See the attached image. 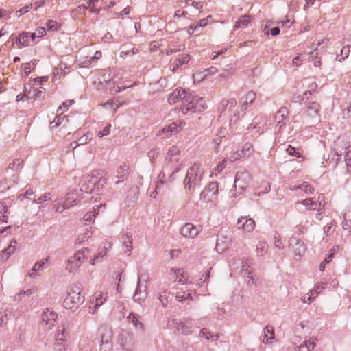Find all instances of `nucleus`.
Listing matches in <instances>:
<instances>
[{
    "label": "nucleus",
    "instance_id": "39448f33",
    "mask_svg": "<svg viewBox=\"0 0 351 351\" xmlns=\"http://www.w3.org/2000/svg\"><path fill=\"white\" fill-rule=\"evenodd\" d=\"M288 248L294 256L295 260L299 261L306 252L305 244L295 236H291L289 240Z\"/></svg>",
    "mask_w": 351,
    "mask_h": 351
},
{
    "label": "nucleus",
    "instance_id": "4be33fe9",
    "mask_svg": "<svg viewBox=\"0 0 351 351\" xmlns=\"http://www.w3.org/2000/svg\"><path fill=\"white\" fill-rule=\"evenodd\" d=\"M315 340H316V339H309L303 341L302 343H301L298 346H296L294 348L295 351H301V350H303L304 348H306V351L314 350L315 348V346H316Z\"/></svg>",
    "mask_w": 351,
    "mask_h": 351
},
{
    "label": "nucleus",
    "instance_id": "09e8293b",
    "mask_svg": "<svg viewBox=\"0 0 351 351\" xmlns=\"http://www.w3.org/2000/svg\"><path fill=\"white\" fill-rule=\"evenodd\" d=\"M97 213H96L95 209H94L93 211L87 212L84 216V220L86 221L91 222L94 221L95 217Z\"/></svg>",
    "mask_w": 351,
    "mask_h": 351
},
{
    "label": "nucleus",
    "instance_id": "6e6552de",
    "mask_svg": "<svg viewBox=\"0 0 351 351\" xmlns=\"http://www.w3.org/2000/svg\"><path fill=\"white\" fill-rule=\"evenodd\" d=\"M147 297V280H138L137 287L134 294V300L139 304L143 303Z\"/></svg>",
    "mask_w": 351,
    "mask_h": 351
},
{
    "label": "nucleus",
    "instance_id": "c85d7f7f",
    "mask_svg": "<svg viewBox=\"0 0 351 351\" xmlns=\"http://www.w3.org/2000/svg\"><path fill=\"white\" fill-rule=\"evenodd\" d=\"M122 244L124 247H126L125 253L130 254V252L132 250V235L129 234V233H126L123 234L121 237Z\"/></svg>",
    "mask_w": 351,
    "mask_h": 351
},
{
    "label": "nucleus",
    "instance_id": "2f4dec72",
    "mask_svg": "<svg viewBox=\"0 0 351 351\" xmlns=\"http://www.w3.org/2000/svg\"><path fill=\"white\" fill-rule=\"evenodd\" d=\"M44 93H45V89L43 88H42V90L34 89L32 90H32H29L28 92L27 90H25V96L28 99L34 98H34H39V97H41Z\"/></svg>",
    "mask_w": 351,
    "mask_h": 351
},
{
    "label": "nucleus",
    "instance_id": "13d9d810",
    "mask_svg": "<svg viewBox=\"0 0 351 351\" xmlns=\"http://www.w3.org/2000/svg\"><path fill=\"white\" fill-rule=\"evenodd\" d=\"M334 221H331L324 228V234H326V236L330 235L331 233L333 232V230L332 228L334 226Z\"/></svg>",
    "mask_w": 351,
    "mask_h": 351
},
{
    "label": "nucleus",
    "instance_id": "6e6d98bb",
    "mask_svg": "<svg viewBox=\"0 0 351 351\" xmlns=\"http://www.w3.org/2000/svg\"><path fill=\"white\" fill-rule=\"evenodd\" d=\"M111 125H107L101 131L97 133V136L101 138L110 134Z\"/></svg>",
    "mask_w": 351,
    "mask_h": 351
},
{
    "label": "nucleus",
    "instance_id": "bb28decb",
    "mask_svg": "<svg viewBox=\"0 0 351 351\" xmlns=\"http://www.w3.org/2000/svg\"><path fill=\"white\" fill-rule=\"evenodd\" d=\"M67 197L66 198L64 202L61 205H55L53 206V209L56 212L62 213L64 210L66 208H69L71 206H73L74 205L77 204L76 199H73V201H70L71 197L69 195H67Z\"/></svg>",
    "mask_w": 351,
    "mask_h": 351
},
{
    "label": "nucleus",
    "instance_id": "aec40b11",
    "mask_svg": "<svg viewBox=\"0 0 351 351\" xmlns=\"http://www.w3.org/2000/svg\"><path fill=\"white\" fill-rule=\"evenodd\" d=\"M180 150L177 146H172L168 151L165 157L167 162H176L179 160Z\"/></svg>",
    "mask_w": 351,
    "mask_h": 351
},
{
    "label": "nucleus",
    "instance_id": "58836bf2",
    "mask_svg": "<svg viewBox=\"0 0 351 351\" xmlns=\"http://www.w3.org/2000/svg\"><path fill=\"white\" fill-rule=\"evenodd\" d=\"M90 134L86 133L80 137L77 141L75 142V146L73 149H75L77 146L86 144L90 141Z\"/></svg>",
    "mask_w": 351,
    "mask_h": 351
},
{
    "label": "nucleus",
    "instance_id": "a19ab883",
    "mask_svg": "<svg viewBox=\"0 0 351 351\" xmlns=\"http://www.w3.org/2000/svg\"><path fill=\"white\" fill-rule=\"evenodd\" d=\"M268 245L265 242H261L256 245V252L258 256H263L267 251Z\"/></svg>",
    "mask_w": 351,
    "mask_h": 351
},
{
    "label": "nucleus",
    "instance_id": "2eb2a0df",
    "mask_svg": "<svg viewBox=\"0 0 351 351\" xmlns=\"http://www.w3.org/2000/svg\"><path fill=\"white\" fill-rule=\"evenodd\" d=\"M17 242L16 239L11 240L9 246L0 252V261H5L14 253Z\"/></svg>",
    "mask_w": 351,
    "mask_h": 351
},
{
    "label": "nucleus",
    "instance_id": "680f3d73",
    "mask_svg": "<svg viewBox=\"0 0 351 351\" xmlns=\"http://www.w3.org/2000/svg\"><path fill=\"white\" fill-rule=\"evenodd\" d=\"M226 162L227 160L224 159L221 162H219L217 165L216 168H215L214 169V173H215V175L220 173L225 168Z\"/></svg>",
    "mask_w": 351,
    "mask_h": 351
},
{
    "label": "nucleus",
    "instance_id": "c03bdc74",
    "mask_svg": "<svg viewBox=\"0 0 351 351\" xmlns=\"http://www.w3.org/2000/svg\"><path fill=\"white\" fill-rule=\"evenodd\" d=\"M208 192L212 193V196L217 194L218 193V183L217 182H212L209 183L207 187H206Z\"/></svg>",
    "mask_w": 351,
    "mask_h": 351
},
{
    "label": "nucleus",
    "instance_id": "ddd939ff",
    "mask_svg": "<svg viewBox=\"0 0 351 351\" xmlns=\"http://www.w3.org/2000/svg\"><path fill=\"white\" fill-rule=\"evenodd\" d=\"M191 59V56L189 54L180 55L178 58L175 60H171L170 62V69L174 71L180 66L186 64L189 62Z\"/></svg>",
    "mask_w": 351,
    "mask_h": 351
},
{
    "label": "nucleus",
    "instance_id": "ea45409f",
    "mask_svg": "<svg viewBox=\"0 0 351 351\" xmlns=\"http://www.w3.org/2000/svg\"><path fill=\"white\" fill-rule=\"evenodd\" d=\"M297 188L301 189L306 194H312L315 191L314 188L306 182H302Z\"/></svg>",
    "mask_w": 351,
    "mask_h": 351
},
{
    "label": "nucleus",
    "instance_id": "69168bd1",
    "mask_svg": "<svg viewBox=\"0 0 351 351\" xmlns=\"http://www.w3.org/2000/svg\"><path fill=\"white\" fill-rule=\"evenodd\" d=\"M32 8V4H29V5H27L25 6H24L23 8H22L21 9L17 10L16 12V14L18 16H21L22 14H23L24 13H27V12H29V9Z\"/></svg>",
    "mask_w": 351,
    "mask_h": 351
},
{
    "label": "nucleus",
    "instance_id": "3c124183",
    "mask_svg": "<svg viewBox=\"0 0 351 351\" xmlns=\"http://www.w3.org/2000/svg\"><path fill=\"white\" fill-rule=\"evenodd\" d=\"M178 125L176 122L171 123V124L167 125V130H169V134H171V136L173 134H176L178 132Z\"/></svg>",
    "mask_w": 351,
    "mask_h": 351
},
{
    "label": "nucleus",
    "instance_id": "7ed1b4c3",
    "mask_svg": "<svg viewBox=\"0 0 351 351\" xmlns=\"http://www.w3.org/2000/svg\"><path fill=\"white\" fill-rule=\"evenodd\" d=\"M206 108L205 101L203 98L193 95L191 93L184 95L182 97V104L180 111L182 114L194 113L204 111Z\"/></svg>",
    "mask_w": 351,
    "mask_h": 351
},
{
    "label": "nucleus",
    "instance_id": "8fccbe9b",
    "mask_svg": "<svg viewBox=\"0 0 351 351\" xmlns=\"http://www.w3.org/2000/svg\"><path fill=\"white\" fill-rule=\"evenodd\" d=\"M341 154H338L337 152L334 153L331 160L329 162V165H332L333 167H336L339 161L341 160Z\"/></svg>",
    "mask_w": 351,
    "mask_h": 351
},
{
    "label": "nucleus",
    "instance_id": "c9c22d12",
    "mask_svg": "<svg viewBox=\"0 0 351 351\" xmlns=\"http://www.w3.org/2000/svg\"><path fill=\"white\" fill-rule=\"evenodd\" d=\"M201 337H205L207 339H211L212 341H217L219 339V335H212L211 332L206 328H202L199 332Z\"/></svg>",
    "mask_w": 351,
    "mask_h": 351
},
{
    "label": "nucleus",
    "instance_id": "72a5a7b5",
    "mask_svg": "<svg viewBox=\"0 0 351 351\" xmlns=\"http://www.w3.org/2000/svg\"><path fill=\"white\" fill-rule=\"evenodd\" d=\"M241 154L243 157H249L254 152V149L252 145L250 143H246L242 147L241 150H239Z\"/></svg>",
    "mask_w": 351,
    "mask_h": 351
},
{
    "label": "nucleus",
    "instance_id": "f03ea898",
    "mask_svg": "<svg viewBox=\"0 0 351 351\" xmlns=\"http://www.w3.org/2000/svg\"><path fill=\"white\" fill-rule=\"evenodd\" d=\"M82 286L81 283H76L69 287L67 295L64 298L62 305L66 309L75 311L84 302V298L82 295Z\"/></svg>",
    "mask_w": 351,
    "mask_h": 351
},
{
    "label": "nucleus",
    "instance_id": "b1692460",
    "mask_svg": "<svg viewBox=\"0 0 351 351\" xmlns=\"http://www.w3.org/2000/svg\"><path fill=\"white\" fill-rule=\"evenodd\" d=\"M256 99V93L253 91H249L245 97L241 98V110H245L247 108V106L254 102Z\"/></svg>",
    "mask_w": 351,
    "mask_h": 351
},
{
    "label": "nucleus",
    "instance_id": "9d476101",
    "mask_svg": "<svg viewBox=\"0 0 351 351\" xmlns=\"http://www.w3.org/2000/svg\"><path fill=\"white\" fill-rule=\"evenodd\" d=\"M41 319L45 324L44 329L48 330L55 326L57 314L52 311L47 309L46 311L43 313Z\"/></svg>",
    "mask_w": 351,
    "mask_h": 351
},
{
    "label": "nucleus",
    "instance_id": "774afa93",
    "mask_svg": "<svg viewBox=\"0 0 351 351\" xmlns=\"http://www.w3.org/2000/svg\"><path fill=\"white\" fill-rule=\"evenodd\" d=\"M112 350V343H101L100 351H111Z\"/></svg>",
    "mask_w": 351,
    "mask_h": 351
},
{
    "label": "nucleus",
    "instance_id": "0e129e2a",
    "mask_svg": "<svg viewBox=\"0 0 351 351\" xmlns=\"http://www.w3.org/2000/svg\"><path fill=\"white\" fill-rule=\"evenodd\" d=\"M48 261V258H46L45 260H42L40 261L36 262L34 267L32 269V271H38Z\"/></svg>",
    "mask_w": 351,
    "mask_h": 351
},
{
    "label": "nucleus",
    "instance_id": "49530a36",
    "mask_svg": "<svg viewBox=\"0 0 351 351\" xmlns=\"http://www.w3.org/2000/svg\"><path fill=\"white\" fill-rule=\"evenodd\" d=\"M47 30L56 32L58 31L60 26L58 23L53 20H49L47 23Z\"/></svg>",
    "mask_w": 351,
    "mask_h": 351
},
{
    "label": "nucleus",
    "instance_id": "393cba45",
    "mask_svg": "<svg viewBox=\"0 0 351 351\" xmlns=\"http://www.w3.org/2000/svg\"><path fill=\"white\" fill-rule=\"evenodd\" d=\"M320 196L318 197L319 200ZM301 204L306 207L307 209L311 210H317L319 209L321 202L313 200L312 198H307L301 201Z\"/></svg>",
    "mask_w": 351,
    "mask_h": 351
},
{
    "label": "nucleus",
    "instance_id": "f257e3e1",
    "mask_svg": "<svg viewBox=\"0 0 351 351\" xmlns=\"http://www.w3.org/2000/svg\"><path fill=\"white\" fill-rule=\"evenodd\" d=\"M203 176L204 171L199 164L195 163L187 170L183 182L187 194H191L194 192L195 188L201 184Z\"/></svg>",
    "mask_w": 351,
    "mask_h": 351
},
{
    "label": "nucleus",
    "instance_id": "473e14b6",
    "mask_svg": "<svg viewBox=\"0 0 351 351\" xmlns=\"http://www.w3.org/2000/svg\"><path fill=\"white\" fill-rule=\"evenodd\" d=\"M9 213L7 206L0 203V222L8 223Z\"/></svg>",
    "mask_w": 351,
    "mask_h": 351
},
{
    "label": "nucleus",
    "instance_id": "de8ad7c7",
    "mask_svg": "<svg viewBox=\"0 0 351 351\" xmlns=\"http://www.w3.org/2000/svg\"><path fill=\"white\" fill-rule=\"evenodd\" d=\"M60 113V116L59 117H56V119L51 122V124L52 123H55V126H58V125H60L63 123L64 121L65 120V123L64 124V125H65V124L68 122V119L66 116H64L62 118L61 117V112H59Z\"/></svg>",
    "mask_w": 351,
    "mask_h": 351
},
{
    "label": "nucleus",
    "instance_id": "37998d69",
    "mask_svg": "<svg viewBox=\"0 0 351 351\" xmlns=\"http://www.w3.org/2000/svg\"><path fill=\"white\" fill-rule=\"evenodd\" d=\"M343 228L345 230H350L351 232V214L346 213L344 214V221L343 222Z\"/></svg>",
    "mask_w": 351,
    "mask_h": 351
},
{
    "label": "nucleus",
    "instance_id": "a211bd4d",
    "mask_svg": "<svg viewBox=\"0 0 351 351\" xmlns=\"http://www.w3.org/2000/svg\"><path fill=\"white\" fill-rule=\"evenodd\" d=\"M187 93L182 88L176 89L168 97L169 104H174L180 101L182 103V97H184V95H187Z\"/></svg>",
    "mask_w": 351,
    "mask_h": 351
},
{
    "label": "nucleus",
    "instance_id": "0eeeda50",
    "mask_svg": "<svg viewBox=\"0 0 351 351\" xmlns=\"http://www.w3.org/2000/svg\"><path fill=\"white\" fill-rule=\"evenodd\" d=\"M118 343L123 350L125 351H133L134 348V335L128 332H123L118 337Z\"/></svg>",
    "mask_w": 351,
    "mask_h": 351
},
{
    "label": "nucleus",
    "instance_id": "cd10ccee",
    "mask_svg": "<svg viewBox=\"0 0 351 351\" xmlns=\"http://www.w3.org/2000/svg\"><path fill=\"white\" fill-rule=\"evenodd\" d=\"M237 103V100L234 98L223 99L219 104V109L221 111H226L227 109H228L229 111H231L232 109L236 106Z\"/></svg>",
    "mask_w": 351,
    "mask_h": 351
},
{
    "label": "nucleus",
    "instance_id": "9b49d317",
    "mask_svg": "<svg viewBox=\"0 0 351 351\" xmlns=\"http://www.w3.org/2000/svg\"><path fill=\"white\" fill-rule=\"evenodd\" d=\"M97 179L95 176H86L81 182V191L90 193L96 188Z\"/></svg>",
    "mask_w": 351,
    "mask_h": 351
},
{
    "label": "nucleus",
    "instance_id": "5701e85b",
    "mask_svg": "<svg viewBox=\"0 0 351 351\" xmlns=\"http://www.w3.org/2000/svg\"><path fill=\"white\" fill-rule=\"evenodd\" d=\"M242 223V227L245 232H252L255 228V221L252 219H245L242 217L238 219L237 224Z\"/></svg>",
    "mask_w": 351,
    "mask_h": 351
},
{
    "label": "nucleus",
    "instance_id": "7c9ffc66",
    "mask_svg": "<svg viewBox=\"0 0 351 351\" xmlns=\"http://www.w3.org/2000/svg\"><path fill=\"white\" fill-rule=\"evenodd\" d=\"M101 343H111V332L106 327L99 329Z\"/></svg>",
    "mask_w": 351,
    "mask_h": 351
},
{
    "label": "nucleus",
    "instance_id": "f3484780",
    "mask_svg": "<svg viewBox=\"0 0 351 351\" xmlns=\"http://www.w3.org/2000/svg\"><path fill=\"white\" fill-rule=\"evenodd\" d=\"M320 110V106L317 102H312L309 104L306 110V115L311 119H319V112Z\"/></svg>",
    "mask_w": 351,
    "mask_h": 351
},
{
    "label": "nucleus",
    "instance_id": "864d4df0",
    "mask_svg": "<svg viewBox=\"0 0 351 351\" xmlns=\"http://www.w3.org/2000/svg\"><path fill=\"white\" fill-rule=\"evenodd\" d=\"M274 245H275V247L278 249L284 248V245L281 241L280 236L277 232H276V234L274 235Z\"/></svg>",
    "mask_w": 351,
    "mask_h": 351
},
{
    "label": "nucleus",
    "instance_id": "a18cd8bd",
    "mask_svg": "<svg viewBox=\"0 0 351 351\" xmlns=\"http://www.w3.org/2000/svg\"><path fill=\"white\" fill-rule=\"evenodd\" d=\"M89 233H90V232L88 230V228H86L83 234L80 235L77 238L75 244L81 245L85 240H87L90 237Z\"/></svg>",
    "mask_w": 351,
    "mask_h": 351
},
{
    "label": "nucleus",
    "instance_id": "423d86ee",
    "mask_svg": "<svg viewBox=\"0 0 351 351\" xmlns=\"http://www.w3.org/2000/svg\"><path fill=\"white\" fill-rule=\"evenodd\" d=\"M85 252L88 253L89 250L85 248L76 252L73 257L68 261V264L66 266V269L69 272H71L73 270L77 269L82 265V261L86 258Z\"/></svg>",
    "mask_w": 351,
    "mask_h": 351
},
{
    "label": "nucleus",
    "instance_id": "052dcab7",
    "mask_svg": "<svg viewBox=\"0 0 351 351\" xmlns=\"http://www.w3.org/2000/svg\"><path fill=\"white\" fill-rule=\"evenodd\" d=\"M72 100H69L65 102H63L62 104L58 108L57 112H61V114H62L63 110H66L67 108L72 104Z\"/></svg>",
    "mask_w": 351,
    "mask_h": 351
},
{
    "label": "nucleus",
    "instance_id": "338daca9",
    "mask_svg": "<svg viewBox=\"0 0 351 351\" xmlns=\"http://www.w3.org/2000/svg\"><path fill=\"white\" fill-rule=\"evenodd\" d=\"M249 265H248V260L247 258L242 260V267H241V271L245 272L247 274H251V271H249Z\"/></svg>",
    "mask_w": 351,
    "mask_h": 351
},
{
    "label": "nucleus",
    "instance_id": "e2e57ef3",
    "mask_svg": "<svg viewBox=\"0 0 351 351\" xmlns=\"http://www.w3.org/2000/svg\"><path fill=\"white\" fill-rule=\"evenodd\" d=\"M158 300L160 301V304L163 307H166L167 306V304H168V300H167V293L165 291H164L163 294H161L158 297Z\"/></svg>",
    "mask_w": 351,
    "mask_h": 351
},
{
    "label": "nucleus",
    "instance_id": "1a4fd4ad",
    "mask_svg": "<svg viewBox=\"0 0 351 351\" xmlns=\"http://www.w3.org/2000/svg\"><path fill=\"white\" fill-rule=\"evenodd\" d=\"M232 243L230 234L223 235L220 234L216 241L215 249L219 253H223L227 250Z\"/></svg>",
    "mask_w": 351,
    "mask_h": 351
},
{
    "label": "nucleus",
    "instance_id": "603ef678",
    "mask_svg": "<svg viewBox=\"0 0 351 351\" xmlns=\"http://www.w3.org/2000/svg\"><path fill=\"white\" fill-rule=\"evenodd\" d=\"M106 300V297H104L102 293H99L95 299V307L97 308L101 306Z\"/></svg>",
    "mask_w": 351,
    "mask_h": 351
},
{
    "label": "nucleus",
    "instance_id": "4c0bfd02",
    "mask_svg": "<svg viewBox=\"0 0 351 351\" xmlns=\"http://www.w3.org/2000/svg\"><path fill=\"white\" fill-rule=\"evenodd\" d=\"M177 330L183 335H187L191 332V326L180 323L177 326Z\"/></svg>",
    "mask_w": 351,
    "mask_h": 351
},
{
    "label": "nucleus",
    "instance_id": "5fc2aeb1",
    "mask_svg": "<svg viewBox=\"0 0 351 351\" xmlns=\"http://www.w3.org/2000/svg\"><path fill=\"white\" fill-rule=\"evenodd\" d=\"M339 249V247L337 245L334 246L329 252V254L327 255V256L324 259L325 263H330L333 257L335 252Z\"/></svg>",
    "mask_w": 351,
    "mask_h": 351
},
{
    "label": "nucleus",
    "instance_id": "4d7b16f0",
    "mask_svg": "<svg viewBox=\"0 0 351 351\" xmlns=\"http://www.w3.org/2000/svg\"><path fill=\"white\" fill-rule=\"evenodd\" d=\"M287 153L293 156H295L297 158H300L301 156L300 154L298 152L295 147L291 145H289L287 148Z\"/></svg>",
    "mask_w": 351,
    "mask_h": 351
},
{
    "label": "nucleus",
    "instance_id": "20e7f679",
    "mask_svg": "<svg viewBox=\"0 0 351 351\" xmlns=\"http://www.w3.org/2000/svg\"><path fill=\"white\" fill-rule=\"evenodd\" d=\"M250 174L246 171L237 172L235 175L233 188L230 191L232 197H237L246 189L250 181Z\"/></svg>",
    "mask_w": 351,
    "mask_h": 351
},
{
    "label": "nucleus",
    "instance_id": "4468645a",
    "mask_svg": "<svg viewBox=\"0 0 351 351\" xmlns=\"http://www.w3.org/2000/svg\"><path fill=\"white\" fill-rule=\"evenodd\" d=\"M128 176L129 167L126 164L121 165L117 169V175L115 178H117V180L114 182L115 184H118L119 183L123 182L128 178Z\"/></svg>",
    "mask_w": 351,
    "mask_h": 351
},
{
    "label": "nucleus",
    "instance_id": "f704fd0d",
    "mask_svg": "<svg viewBox=\"0 0 351 351\" xmlns=\"http://www.w3.org/2000/svg\"><path fill=\"white\" fill-rule=\"evenodd\" d=\"M11 316L12 311L8 309L0 312V327L5 325Z\"/></svg>",
    "mask_w": 351,
    "mask_h": 351
},
{
    "label": "nucleus",
    "instance_id": "c756f323",
    "mask_svg": "<svg viewBox=\"0 0 351 351\" xmlns=\"http://www.w3.org/2000/svg\"><path fill=\"white\" fill-rule=\"evenodd\" d=\"M264 333L265 334L263 339V342L264 343H269V340L274 339V330L271 326H266L264 329Z\"/></svg>",
    "mask_w": 351,
    "mask_h": 351
},
{
    "label": "nucleus",
    "instance_id": "6ab92c4d",
    "mask_svg": "<svg viewBox=\"0 0 351 351\" xmlns=\"http://www.w3.org/2000/svg\"><path fill=\"white\" fill-rule=\"evenodd\" d=\"M288 113V110L285 107H282L276 113L274 119L275 121L277 122V126H278L279 130H281L285 125L283 121L287 117Z\"/></svg>",
    "mask_w": 351,
    "mask_h": 351
},
{
    "label": "nucleus",
    "instance_id": "f8f14e48",
    "mask_svg": "<svg viewBox=\"0 0 351 351\" xmlns=\"http://www.w3.org/2000/svg\"><path fill=\"white\" fill-rule=\"evenodd\" d=\"M199 232V228L195 226L192 223H186L182 228L180 234L187 238L195 237Z\"/></svg>",
    "mask_w": 351,
    "mask_h": 351
},
{
    "label": "nucleus",
    "instance_id": "bf43d9fd",
    "mask_svg": "<svg viewBox=\"0 0 351 351\" xmlns=\"http://www.w3.org/2000/svg\"><path fill=\"white\" fill-rule=\"evenodd\" d=\"M169 130H167V126L161 129L158 132L157 136H160L161 138H168L171 136V134H169Z\"/></svg>",
    "mask_w": 351,
    "mask_h": 351
},
{
    "label": "nucleus",
    "instance_id": "e433bc0d",
    "mask_svg": "<svg viewBox=\"0 0 351 351\" xmlns=\"http://www.w3.org/2000/svg\"><path fill=\"white\" fill-rule=\"evenodd\" d=\"M250 16L247 15H244L241 18H240L237 22V24L234 26V29L237 28H241V27H245L248 23H250Z\"/></svg>",
    "mask_w": 351,
    "mask_h": 351
},
{
    "label": "nucleus",
    "instance_id": "412c9836",
    "mask_svg": "<svg viewBox=\"0 0 351 351\" xmlns=\"http://www.w3.org/2000/svg\"><path fill=\"white\" fill-rule=\"evenodd\" d=\"M128 321L134 325L135 328L141 332H143L144 325L140 320V316L135 313H130L128 317Z\"/></svg>",
    "mask_w": 351,
    "mask_h": 351
},
{
    "label": "nucleus",
    "instance_id": "79ce46f5",
    "mask_svg": "<svg viewBox=\"0 0 351 351\" xmlns=\"http://www.w3.org/2000/svg\"><path fill=\"white\" fill-rule=\"evenodd\" d=\"M23 160L21 158H16L9 165V167L12 170L17 171L23 167Z\"/></svg>",
    "mask_w": 351,
    "mask_h": 351
},
{
    "label": "nucleus",
    "instance_id": "a878e982",
    "mask_svg": "<svg viewBox=\"0 0 351 351\" xmlns=\"http://www.w3.org/2000/svg\"><path fill=\"white\" fill-rule=\"evenodd\" d=\"M16 44L19 49L29 45V33L23 32L16 38Z\"/></svg>",
    "mask_w": 351,
    "mask_h": 351
},
{
    "label": "nucleus",
    "instance_id": "dca6fc26",
    "mask_svg": "<svg viewBox=\"0 0 351 351\" xmlns=\"http://www.w3.org/2000/svg\"><path fill=\"white\" fill-rule=\"evenodd\" d=\"M64 332V327L58 328V335L56 336L57 342L54 343V349L56 351H66V347L63 344Z\"/></svg>",
    "mask_w": 351,
    "mask_h": 351
}]
</instances>
